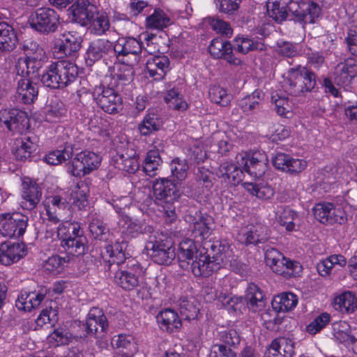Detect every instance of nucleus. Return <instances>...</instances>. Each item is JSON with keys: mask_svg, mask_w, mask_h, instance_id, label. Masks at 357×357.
Returning a JSON list of instances; mask_svg holds the SVG:
<instances>
[{"mask_svg": "<svg viewBox=\"0 0 357 357\" xmlns=\"http://www.w3.org/2000/svg\"><path fill=\"white\" fill-rule=\"evenodd\" d=\"M29 218L20 213H0V234L9 238H20L26 232Z\"/></svg>", "mask_w": 357, "mask_h": 357, "instance_id": "nucleus-9", "label": "nucleus"}, {"mask_svg": "<svg viewBox=\"0 0 357 357\" xmlns=\"http://www.w3.org/2000/svg\"><path fill=\"white\" fill-rule=\"evenodd\" d=\"M165 101L169 107L174 110L185 111L188 107L178 88L173 87L167 90L165 94Z\"/></svg>", "mask_w": 357, "mask_h": 357, "instance_id": "nucleus-55", "label": "nucleus"}, {"mask_svg": "<svg viewBox=\"0 0 357 357\" xmlns=\"http://www.w3.org/2000/svg\"><path fill=\"white\" fill-rule=\"evenodd\" d=\"M197 183L199 188H202V192L207 198L212 194V189L214 185L213 173L208 168L199 167L196 177Z\"/></svg>", "mask_w": 357, "mask_h": 357, "instance_id": "nucleus-50", "label": "nucleus"}, {"mask_svg": "<svg viewBox=\"0 0 357 357\" xmlns=\"http://www.w3.org/2000/svg\"><path fill=\"white\" fill-rule=\"evenodd\" d=\"M211 221V217L202 215L194 222L192 235L195 241L203 243L211 236L213 231Z\"/></svg>", "mask_w": 357, "mask_h": 357, "instance_id": "nucleus-48", "label": "nucleus"}, {"mask_svg": "<svg viewBox=\"0 0 357 357\" xmlns=\"http://www.w3.org/2000/svg\"><path fill=\"white\" fill-rule=\"evenodd\" d=\"M195 240L186 238L183 239L178 246V257L181 261H190L194 255L199 254V250L195 245Z\"/></svg>", "mask_w": 357, "mask_h": 357, "instance_id": "nucleus-57", "label": "nucleus"}, {"mask_svg": "<svg viewBox=\"0 0 357 357\" xmlns=\"http://www.w3.org/2000/svg\"><path fill=\"white\" fill-rule=\"evenodd\" d=\"M78 77V67L68 60L52 62L41 75V82L50 89H63Z\"/></svg>", "mask_w": 357, "mask_h": 357, "instance_id": "nucleus-4", "label": "nucleus"}, {"mask_svg": "<svg viewBox=\"0 0 357 357\" xmlns=\"http://www.w3.org/2000/svg\"><path fill=\"white\" fill-rule=\"evenodd\" d=\"M218 339L222 344L235 348L241 342L238 333L233 328H227L218 333Z\"/></svg>", "mask_w": 357, "mask_h": 357, "instance_id": "nucleus-64", "label": "nucleus"}, {"mask_svg": "<svg viewBox=\"0 0 357 357\" xmlns=\"http://www.w3.org/2000/svg\"><path fill=\"white\" fill-rule=\"evenodd\" d=\"M27 124V114L17 108L0 110V126L10 132H21Z\"/></svg>", "mask_w": 357, "mask_h": 357, "instance_id": "nucleus-20", "label": "nucleus"}, {"mask_svg": "<svg viewBox=\"0 0 357 357\" xmlns=\"http://www.w3.org/2000/svg\"><path fill=\"white\" fill-rule=\"evenodd\" d=\"M153 195L158 205L175 202L180 197L181 193L177 185L167 178L157 179L153 185Z\"/></svg>", "mask_w": 357, "mask_h": 357, "instance_id": "nucleus-17", "label": "nucleus"}, {"mask_svg": "<svg viewBox=\"0 0 357 357\" xmlns=\"http://www.w3.org/2000/svg\"><path fill=\"white\" fill-rule=\"evenodd\" d=\"M208 52L214 59H224L229 64L239 66L242 61L235 56L232 44L222 37L213 38L208 46Z\"/></svg>", "mask_w": 357, "mask_h": 357, "instance_id": "nucleus-21", "label": "nucleus"}, {"mask_svg": "<svg viewBox=\"0 0 357 357\" xmlns=\"http://www.w3.org/2000/svg\"><path fill=\"white\" fill-rule=\"evenodd\" d=\"M101 162V158L90 151H82L76 154L68 167V172L73 176L80 177L96 169Z\"/></svg>", "mask_w": 357, "mask_h": 357, "instance_id": "nucleus-12", "label": "nucleus"}, {"mask_svg": "<svg viewBox=\"0 0 357 357\" xmlns=\"http://www.w3.org/2000/svg\"><path fill=\"white\" fill-rule=\"evenodd\" d=\"M96 9L89 0H77L70 8L72 20L82 26H86Z\"/></svg>", "mask_w": 357, "mask_h": 357, "instance_id": "nucleus-36", "label": "nucleus"}, {"mask_svg": "<svg viewBox=\"0 0 357 357\" xmlns=\"http://www.w3.org/2000/svg\"><path fill=\"white\" fill-rule=\"evenodd\" d=\"M38 146L36 135H22L15 139L13 153L17 160L26 161L31 159Z\"/></svg>", "mask_w": 357, "mask_h": 357, "instance_id": "nucleus-22", "label": "nucleus"}, {"mask_svg": "<svg viewBox=\"0 0 357 357\" xmlns=\"http://www.w3.org/2000/svg\"><path fill=\"white\" fill-rule=\"evenodd\" d=\"M20 190L21 206L31 211L36 208L42 197V190L38 183L29 177H22Z\"/></svg>", "mask_w": 357, "mask_h": 357, "instance_id": "nucleus-16", "label": "nucleus"}, {"mask_svg": "<svg viewBox=\"0 0 357 357\" xmlns=\"http://www.w3.org/2000/svg\"><path fill=\"white\" fill-rule=\"evenodd\" d=\"M276 213V220L278 224L284 227L287 231H292L295 229L294 220L298 218L297 212L289 207H281Z\"/></svg>", "mask_w": 357, "mask_h": 357, "instance_id": "nucleus-54", "label": "nucleus"}, {"mask_svg": "<svg viewBox=\"0 0 357 357\" xmlns=\"http://www.w3.org/2000/svg\"><path fill=\"white\" fill-rule=\"evenodd\" d=\"M17 43L18 38L13 27L0 20V51L11 52Z\"/></svg>", "mask_w": 357, "mask_h": 357, "instance_id": "nucleus-42", "label": "nucleus"}, {"mask_svg": "<svg viewBox=\"0 0 357 357\" xmlns=\"http://www.w3.org/2000/svg\"><path fill=\"white\" fill-rule=\"evenodd\" d=\"M30 26L36 31L50 34L54 33L59 25V15L52 8L42 7L36 9L29 19Z\"/></svg>", "mask_w": 357, "mask_h": 357, "instance_id": "nucleus-8", "label": "nucleus"}, {"mask_svg": "<svg viewBox=\"0 0 357 357\" xmlns=\"http://www.w3.org/2000/svg\"><path fill=\"white\" fill-rule=\"evenodd\" d=\"M73 155V147L72 145L66 144L61 150H54L47 153L43 160L52 165H58L72 158Z\"/></svg>", "mask_w": 357, "mask_h": 357, "instance_id": "nucleus-53", "label": "nucleus"}, {"mask_svg": "<svg viewBox=\"0 0 357 357\" xmlns=\"http://www.w3.org/2000/svg\"><path fill=\"white\" fill-rule=\"evenodd\" d=\"M174 244L170 234L156 231L149 236L145 248L155 263L168 265L175 257Z\"/></svg>", "mask_w": 357, "mask_h": 357, "instance_id": "nucleus-6", "label": "nucleus"}, {"mask_svg": "<svg viewBox=\"0 0 357 357\" xmlns=\"http://www.w3.org/2000/svg\"><path fill=\"white\" fill-rule=\"evenodd\" d=\"M24 50L26 56L20 57L15 64L17 75L39 77V70L43 67L46 53L43 47L34 40H25Z\"/></svg>", "mask_w": 357, "mask_h": 357, "instance_id": "nucleus-5", "label": "nucleus"}, {"mask_svg": "<svg viewBox=\"0 0 357 357\" xmlns=\"http://www.w3.org/2000/svg\"><path fill=\"white\" fill-rule=\"evenodd\" d=\"M273 165L279 170L289 174H297L306 168L307 162L287 153H277L273 158Z\"/></svg>", "mask_w": 357, "mask_h": 357, "instance_id": "nucleus-25", "label": "nucleus"}, {"mask_svg": "<svg viewBox=\"0 0 357 357\" xmlns=\"http://www.w3.org/2000/svg\"><path fill=\"white\" fill-rule=\"evenodd\" d=\"M87 240L85 236H77L72 238L71 236H66L61 241V245L65 252L73 257L83 255L87 249Z\"/></svg>", "mask_w": 357, "mask_h": 357, "instance_id": "nucleus-43", "label": "nucleus"}, {"mask_svg": "<svg viewBox=\"0 0 357 357\" xmlns=\"http://www.w3.org/2000/svg\"><path fill=\"white\" fill-rule=\"evenodd\" d=\"M294 341L285 337L272 340L264 357H293L295 354Z\"/></svg>", "mask_w": 357, "mask_h": 357, "instance_id": "nucleus-33", "label": "nucleus"}, {"mask_svg": "<svg viewBox=\"0 0 357 357\" xmlns=\"http://www.w3.org/2000/svg\"><path fill=\"white\" fill-rule=\"evenodd\" d=\"M271 304L275 312H289L297 305L298 298L293 293L284 292L274 297Z\"/></svg>", "mask_w": 357, "mask_h": 357, "instance_id": "nucleus-47", "label": "nucleus"}, {"mask_svg": "<svg viewBox=\"0 0 357 357\" xmlns=\"http://www.w3.org/2000/svg\"><path fill=\"white\" fill-rule=\"evenodd\" d=\"M70 200L80 211H86L89 204L90 188L85 181H79L70 189Z\"/></svg>", "mask_w": 357, "mask_h": 357, "instance_id": "nucleus-35", "label": "nucleus"}, {"mask_svg": "<svg viewBox=\"0 0 357 357\" xmlns=\"http://www.w3.org/2000/svg\"><path fill=\"white\" fill-rule=\"evenodd\" d=\"M82 39L78 33L68 31L63 33L54 46L55 52L69 56L76 53L81 47Z\"/></svg>", "mask_w": 357, "mask_h": 357, "instance_id": "nucleus-30", "label": "nucleus"}, {"mask_svg": "<svg viewBox=\"0 0 357 357\" xmlns=\"http://www.w3.org/2000/svg\"><path fill=\"white\" fill-rule=\"evenodd\" d=\"M139 158L135 151L129 153L117 154L116 163L117 167L129 174L135 173L139 168Z\"/></svg>", "mask_w": 357, "mask_h": 357, "instance_id": "nucleus-49", "label": "nucleus"}, {"mask_svg": "<svg viewBox=\"0 0 357 357\" xmlns=\"http://www.w3.org/2000/svg\"><path fill=\"white\" fill-rule=\"evenodd\" d=\"M245 243L248 245H257L264 243L267 238L264 234V227L261 225H250L243 233Z\"/></svg>", "mask_w": 357, "mask_h": 357, "instance_id": "nucleus-59", "label": "nucleus"}, {"mask_svg": "<svg viewBox=\"0 0 357 357\" xmlns=\"http://www.w3.org/2000/svg\"><path fill=\"white\" fill-rule=\"evenodd\" d=\"M164 123L161 115L154 109H149L142 122L138 126L140 134L148 136L161 129Z\"/></svg>", "mask_w": 357, "mask_h": 357, "instance_id": "nucleus-40", "label": "nucleus"}, {"mask_svg": "<svg viewBox=\"0 0 357 357\" xmlns=\"http://www.w3.org/2000/svg\"><path fill=\"white\" fill-rule=\"evenodd\" d=\"M333 335L335 340L346 346L353 345L357 348V337L352 333L350 325L345 321L333 324Z\"/></svg>", "mask_w": 357, "mask_h": 357, "instance_id": "nucleus-38", "label": "nucleus"}, {"mask_svg": "<svg viewBox=\"0 0 357 357\" xmlns=\"http://www.w3.org/2000/svg\"><path fill=\"white\" fill-rule=\"evenodd\" d=\"M288 12L294 20L303 24H313L319 17L321 9L317 3L311 0L290 1L286 7H281L278 1H268L266 13L276 22L280 23L287 19Z\"/></svg>", "mask_w": 357, "mask_h": 357, "instance_id": "nucleus-1", "label": "nucleus"}, {"mask_svg": "<svg viewBox=\"0 0 357 357\" xmlns=\"http://www.w3.org/2000/svg\"><path fill=\"white\" fill-rule=\"evenodd\" d=\"M170 18L165 13V11L160 8H155L151 15H148L146 18V27L162 31L169 25Z\"/></svg>", "mask_w": 357, "mask_h": 357, "instance_id": "nucleus-52", "label": "nucleus"}, {"mask_svg": "<svg viewBox=\"0 0 357 357\" xmlns=\"http://www.w3.org/2000/svg\"><path fill=\"white\" fill-rule=\"evenodd\" d=\"M314 218L321 223L327 225L344 224L347 221L346 212L331 202H319L313 208Z\"/></svg>", "mask_w": 357, "mask_h": 357, "instance_id": "nucleus-14", "label": "nucleus"}, {"mask_svg": "<svg viewBox=\"0 0 357 357\" xmlns=\"http://www.w3.org/2000/svg\"><path fill=\"white\" fill-rule=\"evenodd\" d=\"M47 220L52 224H58L69 209V204L65 197L55 195L47 197L43 202Z\"/></svg>", "mask_w": 357, "mask_h": 357, "instance_id": "nucleus-19", "label": "nucleus"}, {"mask_svg": "<svg viewBox=\"0 0 357 357\" xmlns=\"http://www.w3.org/2000/svg\"><path fill=\"white\" fill-rule=\"evenodd\" d=\"M265 296L262 290L255 284L250 283L246 289L245 299L248 308L257 312L265 306Z\"/></svg>", "mask_w": 357, "mask_h": 357, "instance_id": "nucleus-45", "label": "nucleus"}, {"mask_svg": "<svg viewBox=\"0 0 357 357\" xmlns=\"http://www.w3.org/2000/svg\"><path fill=\"white\" fill-rule=\"evenodd\" d=\"M84 326L87 335L98 337L100 333L106 332L108 321L101 309L93 307L89 312Z\"/></svg>", "mask_w": 357, "mask_h": 357, "instance_id": "nucleus-24", "label": "nucleus"}, {"mask_svg": "<svg viewBox=\"0 0 357 357\" xmlns=\"http://www.w3.org/2000/svg\"><path fill=\"white\" fill-rule=\"evenodd\" d=\"M119 225L123 228V234L129 238H135L144 234L153 233V227L145 222L125 216Z\"/></svg>", "mask_w": 357, "mask_h": 357, "instance_id": "nucleus-32", "label": "nucleus"}, {"mask_svg": "<svg viewBox=\"0 0 357 357\" xmlns=\"http://www.w3.org/2000/svg\"><path fill=\"white\" fill-rule=\"evenodd\" d=\"M126 243L124 241H116L106 245L100 251L101 264L104 265L107 271H110L112 266L116 264L118 266L123 264L127 258L126 254Z\"/></svg>", "mask_w": 357, "mask_h": 357, "instance_id": "nucleus-18", "label": "nucleus"}, {"mask_svg": "<svg viewBox=\"0 0 357 357\" xmlns=\"http://www.w3.org/2000/svg\"><path fill=\"white\" fill-rule=\"evenodd\" d=\"M179 310L181 314L188 320L196 319L199 313L197 302L193 298L182 299L179 304Z\"/></svg>", "mask_w": 357, "mask_h": 357, "instance_id": "nucleus-61", "label": "nucleus"}, {"mask_svg": "<svg viewBox=\"0 0 357 357\" xmlns=\"http://www.w3.org/2000/svg\"><path fill=\"white\" fill-rule=\"evenodd\" d=\"M161 163L162 159L158 150H149L143 163V169L148 176H154L156 175L158 167Z\"/></svg>", "mask_w": 357, "mask_h": 357, "instance_id": "nucleus-56", "label": "nucleus"}, {"mask_svg": "<svg viewBox=\"0 0 357 357\" xmlns=\"http://www.w3.org/2000/svg\"><path fill=\"white\" fill-rule=\"evenodd\" d=\"M89 229L93 238L96 240L106 241L109 236V229L102 220L98 218L91 220L89 223Z\"/></svg>", "mask_w": 357, "mask_h": 357, "instance_id": "nucleus-62", "label": "nucleus"}, {"mask_svg": "<svg viewBox=\"0 0 357 357\" xmlns=\"http://www.w3.org/2000/svg\"><path fill=\"white\" fill-rule=\"evenodd\" d=\"M155 318L160 329L167 333L176 332L182 326L178 313L170 308L160 310Z\"/></svg>", "mask_w": 357, "mask_h": 357, "instance_id": "nucleus-34", "label": "nucleus"}, {"mask_svg": "<svg viewBox=\"0 0 357 357\" xmlns=\"http://www.w3.org/2000/svg\"><path fill=\"white\" fill-rule=\"evenodd\" d=\"M208 98L211 102L221 107H227L230 104L231 96L227 90L220 86H213L208 91Z\"/></svg>", "mask_w": 357, "mask_h": 357, "instance_id": "nucleus-60", "label": "nucleus"}, {"mask_svg": "<svg viewBox=\"0 0 357 357\" xmlns=\"http://www.w3.org/2000/svg\"><path fill=\"white\" fill-rule=\"evenodd\" d=\"M26 250L23 243L6 242L1 243L0 248V262L5 266H9L18 261L25 256Z\"/></svg>", "mask_w": 357, "mask_h": 357, "instance_id": "nucleus-28", "label": "nucleus"}, {"mask_svg": "<svg viewBox=\"0 0 357 357\" xmlns=\"http://www.w3.org/2000/svg\"><path fill=\"white\" fill-rule=\"evenodd\" d=\"M50 292L44 285H38L33 290L23 289L17 296L15 307L20 311L31 312L40 305Z\"/></svg>", "mask_w": 357, "mask_h": 357, "instance_id": "nucleus-13", "label": "nucleus"}, {"mask_svg": "<svg viewBox=\"0 0 357 357\" xmlns=\"http://www.w3.org/2000/svg\"><path fill=\"white\" fill-rule=\"evenodd\" d=\"M108 56L110 61L116 63L114 43L105 38H98L90 43L86 52L85 60L87 66H92L102 58Z\"/></svg>", "mask_w": 357, "mask_h": 357, "instance_id": "nucleus-15", "label": "nucleus"}, {"mask_svg": "<svg viewBox=\"0 0 357 357\" xmlns=\"http://www.w3.org/2000/svg\"><path fill=\"white\" fill-rule=\"evenodd\" d=\"M93 98L98 107L109 114H119L123 109L120 91L109 84L100 85L94 93Z\"/></svg>", "mask_w": 357, "mask_h": 357, "instance_id": "nucleus-7", "label": "nucleus"}, {"mask_svg": "<svg viewBox=\"0 0 357 357\" xmlns=\"http://www.w3.org/2000/svg\"><path fill=\"white\" fill-rule=\"evenodd\" d=\"M215 175L221 179L225 188H230L242 182L243 171L234 163L225 161L220 165Z\"/></svg>", "mask_w": 357, "mask_h": 357, "instance_id": "nucleus-23", "label": "nucleus"}, {"mask_svg": "<svg viewBox=\"0 0 357 357\" xmlns=\"http://www.w3.org/2000/svg\"><path fill=\"white\" fill-rule=\"evenodd\" d=\"M263 158L260 153H246L241 158L240 164L243 165V171L254 178V181L243 183L244 189L258 199L266 200L273 197L275 191L267 182L261 178L267 169Z\"/></svg>", "mask_w": 357, "mask_h": 357, "instance_id": "nucleus-3", "label": "nucleus"}, {"mask_svg": "<svg viewBox=\"0 0 357 357\" xmlns=\"http://www.w3.org/2000/svg\"><path fill=\"white\" fill-rule=\"evenodd\" d=\"M264 93L259 89L255 90L251 94L241 98L238 103L242 112L246 115H251L259 112L262 107Z\"/></svg>", "mask_w": 357, "mask_h": 357, "instance_id": "nucleus-41", "label": "nucleus"}, {"mask_svg": "<svg viewBox=\"0 0 357 357\" xmlns=\"http://www.w3.org/2000/svg\"><path fill=\"white\" fill-rule=\"evenodd\" d=\"M356 76H357V62L353 59H346L335 68L334 81L339 86L349 85Z\"/></svg>", "mask_w": 357, "mask_h": 357, "instance_id": "nucleus-27", "label": "nucleus"}, {"mask_svg": "<svg viewBox=\"0 0 357 357\" xmlns=\"http://www.w3.org/2000/svg\"><path fill=\"white\" fill-rule=\"evenodd\" d=\"M229 246L221 241L204 243L203 250L195 255L190 268L195 277L206 278L220 268V264L228 260Z\"/></svg>", "mask_w": 357, "mask_h": 357, "instance_id": "nucleus-2", "label": "nucleus"}, {"mask_svg": "<svg viewBox=\"0 0 357 357\" xmlns=\"http://www.w3.org/2000/svg\"><path fill=\"white\" fill-rule=\"evenodd\" d=\"M92 31L96 35H102L109 28V21L107 16L105 13H100L97 8L93 15V17L90 18L89 22Z\"/></svg>", "mask_w": 357, "mask_h": 357, "instance_id": "nucleus-58", "label": "nucleus"}, {"mask_svg": "<svg viewBox=\"0 0 357 357\" xmlns=\"http://www.w3.org/2000/svg\"><path fill=\"white\" fill-rule=\"evenodd\" d=\"M346 263V259L343 255H333L317 263V271L322 277H326L331 274L335 266L343 267Z\"/></svg>", "mask_w": 357, "mask_h": 357, "instance_id": "nucleus-51", "label": "nucleus"}, {"mask_svg": "<svg viewBox=\"0 0 357 357\" xmlns=\"http://www.w3.org/2000/svg\"><path fill=\"white\" fill-rule=\"evenodd\" d=\"M132 63H121L111 75V80L108 84L111 86L122 91L123 87L130 84L134 77L135 71Z\"/></svg>", "mask_w": 357, "mask_h": 357, "instance_id": "nucleus-31", "label": "nucleus"}, {"mask_svg": "<svg viewBox=\"0 0 357 357\" xmlns=\"http://www.w3.org/2000/svg\"><path fill=\"white\" fill-rule=\"evenodd\" d=\"M19 75L21 77L17 82V93L19 100L24 104L33 103L38 98V87L33 79L38 77H33L32 75Z\"/></svg>", "mask_w": 357, "mask_h": 357, "instance_id": "nucleus-26", "label": "nucleus"}, {"mask_svg": "<svg viewBox=\"0 0 357 357\" xmlns=\"http://www.w3.org/2000/svg\"><path fill=\"white\" fill-rule=\"evenodd\" d=\"M233 51L246 54L250 52L263 51L266 49L261 38H250L248 35H238L234 40Z\"/></svg>", "mask_w": 357, "mask_h": 357, "instance_id": "nucleus-37", "label": "nucleus"}, {"mask_svg": "<svg viewBox=\"0 0 357 357\" xmlns=\"http://www.w3.org/2000/svg\"><path fill=\"white\" fill-rule=\"evenodd\" d=\"M170 61L165 55H156L148 59L146 63V70L150 77L155 81L165 78L170 70Z\"/></svg>", "mask_w": 357, "mask_h": 357, "instance_id": "nucleus-29", "label": "nucleus"}, {"mask_svg": "<svg viewBox=\"0 0 357 357\" xmlns=\"http://www.w3.org/2000/svg\"><path fill=\"white\" fill-rule=\"evenodd\" d=\"M271 102L275 105L277 114L287 119L293 116V102L282 91H275L271 95Z\"/></svg>", "mask_w": 357, "mask_h": 357, "instance_id": "nucleus-44", "label": "nucleus"}, {"mask_svg": "<svg viewBox=\"0 0 357 357\" xmlns=\"http://www.w3.org/2000/svg\"><path fill=\"white\" fill-rule=\"evenodd\" d=\"M142 266L137 261H132L125 269L116 271L114 283L126 291H130L139 286L140 278L143 275Z\"/></svg>", "mask_w": 357, "mask_h": 357, "instance_id": "nucleus-11", "label": "nucleus"}, {"mask_svg": "<svg viewBox=\"0 0 357 357\" xmlns=\"http://www.w3.org/2000/svg\"><path fill=\"white\" fill-rule=\"evenodd\" d=\"M67 261L65 257L59 255H52L43 262V269L45 272L52 274L61 273Z\"/></svg>", "mask_w": 357, "mask_h": 357, "instance_id": "nucleus-63", "label": "nucleus"}, {"mask_svg": "<svg viewBox=\"0 0 357 357\" xmlns=\"http://www.w3.org/2000/svg\"><path fill=\"white\" fill-rule=\"evenodd\" d=\"M111 344L125 357H132L138 347L134 337L129 334H119L112 338Z\"/></svg>", "mask_w": 357, "mask_h": 357, "instance_id": "nucleus-39", "label": "nucleus"}, {"mask_svg": "<svg viewBox=\"0 0 357 357\" xmlns=\"http://www.w3.org/2000/svg\"><path fill=\"white\" fill-rule=\"evenodd\" d=\"M333 307L342 314L353 313L357 309V298L351 291H344L334 298Z\"/></svg>", "mask_w": 357, "mask_h": 357, "instance_id": "nucleus-46", "label": "nucleus"}, {"mask_svg": "<svg viewBox=\"0 0 357 357\" xmlns=\"http://www.w3.org/2000/svg\"><path fill=\"white\" fill-rule=\"evenodd\" d=\"M144 47L139 38L128 37L118 39L114 43L115 61L121 63H137Z\"/></svg>", "mask_w": 357, "mask_h": 357, "instance_id": "nucleus-10", "label": "nucleus"}]
</instances>
